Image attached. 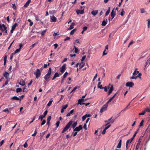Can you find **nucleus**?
<instances>
[{
	"label": "nucleus",
	"instance_id": "52",
	"mask_svg": "<svg viewBox=\"0 0 150 150\" xmlns=\"http://www.w3.org/2000/svg\"><path fill=\"white\" fill-rule=\"evenodd\" d=\"M46 122L45 120H43L42 122L41 123V125H43Z\"/></svg>",
	"mask_w": 150,
	"mask_h": 150
},
{
	"label": "nucleus",
	"instance_id": "11",
	"mask_svg": "<svg viewBox=\"0 0 150 150\" xmlns=\"http://www.w3.org/2000/svg\"><path fill=\"white\" fill-rule=\"evenodd\" d=\"M109 86H110V87L108 93V95H110L112 93L113 90V86L112 85H110V84H109Z\"/></svg>",
	"mask_w": 150,
	"mask_h": 150
},
{
	"label": "nucleus",
	"instance_id": "23",
	"mask_svg": "<svg viewBox=\"0 0 150 150\" xmlns=\"http://www.w3.org/2000/svg\"><path fill=\"white\" fill-rule=\"evenodd\" d=\"M11 99L12 100H19V98L16 96H14L11 98Z\"/></svg>",
	"mask_w": 150,
	"mask_h": 150
},
{
	"label": "nucleus",
	"instance_id": "21",
	"mask_svg": "<svg viewBox=\"0 0 150 150\" xmlns=\"http://www.w3.org/2000/svg\"><path fill=\"white\" fill-rule=\"evenodd\" d=\"M30 2H31V0H28V1L26 2V3L24 5V7H27L29 5Z\"/></svg>",
	"mask_w": 150,
	"mask_h": 150
},
{
	"label": "nucleus",
	"instance_id": "2",
	"mask_svg": "<svg viewBox=\"0 0 150 150\" xmlns=\"http://www.w3.org/2000/svg\"><path fill=\"white\" fill-rule=\"evenodd\" d=\"M72 124V121H70L66 125L65 127L63 129L62 133H64L69 128Z\"/></svg>",
	"mask_w": 150,
	"mask_h": 150
},
{
	"label": "nucleus",
	"instance_id": "45",
	"mask_svg": "<svg viewBox=\"0 0 150 150\" xmlns=\"http://www.w3.org/2000/svg\"><path fill=\"white\" fill-rule=\"evenodd\" d=\"M74 48L75 49V52L77 53L78 52V49L75 46H74Z\"/></svg>",
	"mask_w": 150,
	"mask_h": 150
},
{
	"label": "nucleus",
	"instance_id": "30",
	"mask_svg": "<svg viewBox=\"0 0 150 150\" xmlns=\"http://www.w3.org/2000/svg\"><path fill=\"white\" fill-rule=\"evenodd\" d=\"M132 140L133 139L131 138L130 139H128L127 141L126 144H128L129 143H130Z\"/></svg>",
	"mask_w": 150,
	"mask_h": 150
},
{
	"label": "nucleus",
	"instance_id": "60",
	"mask_svg": "<svg viewBox=\"0 0 150 150\" xmlns=\"http://www.w3.org/2000/svg\"><path fill=\"white\" fill-rule=\"evenodd\" d=\"M45 132H44L42 133H40V135L42 137H43L44 136V134H45Z\"/></svg>",
	"mask_w": 150,
	"mask_h": 150
},
{
	"label": "nucleus",
	"instance_id": "17",
	"mask_svg": "<svg viewBox=\"0 0 150 150\" xmlns=\"http://www.w3.org/2000/svg\"><path fill=\"white\" fill-rule=\"evenodd\" d=\"M122 144V140L120 139V140L119 143L117 145V148L118 149H120L121 147Z\"/></svg>",
	"mask_w": 150,
	"mask_h": 150
},
{
	"label": "nucleus",
	"instance_id": "36",
	"mask_svg": "<svg viewBox=\"0 0 150 150\" xmlns=\"http://www.w3.org/2000/svg\"><path fill=\"white\" fill-rule=\"evenodd\" d=\"M110 86H108V87H107L106 86H105L103 88H104V91H105V92H107L108 91V88H110Z\"/></svg>",
	"mask_w": 150,
	"mask_h": 150
},
{
	"label": "nucleus",
	"instance_id": "53",
	"mask_svg": "<svg viewBox=\"0 0 150 150\" xmlns=\"http://www.w3.org/2000/svg\"><path fill=\"white\" fill-rule=\"evenodd\" d=\"M145 113V111H144L142 113H139V115H144Z\"/></svg>",
	"mask_w": 150,
	"mask_h": 150
},
{
	"label": "nucleus",
	"instance_id": "47",
	"mask_svg": "<svg viewBox=\"0 0 150 150\" xmlns=\"http://www.w3.org/2000/svg\"><path fill=\"white\" fill-rule=\"evenodd\" d=\"M144 122V121L143 120H142L141 121V122L140 123L139 125V126L140 127L142 126L143 125V124Z\"/></svg>",
	"mask_w": 150,
	"mask_h": 150
},
{
	"label": "nucleus",
	"instance_id": "15",
	"mask_svg": "<svg viewBox=\"0 0 150 150\" xmlns=\"http://www.w3.org/2000/svg\"><path fill=\"white\" fill-rule=\"evenodd\" d=\"M111 17H112V18L111 19V20H112L114 18L115 16V12L114 11V9H113L111 12Z\"/></svg>",
	"mask_w": 150,
	"mask_h": 150
},
{
	"label": "nucleus",
	"instance_id": "46",
	"mask_svg": "<svg viewBox=\"0 0 150 150\" xmlns=\"http://www.w3.org/2000/svg\"><path fill=\"white\" fill-rule=\"evenodd\" d=\"M54 76L56 78L58 77L59 76V74L57 72L55 73L54 75Z\"/></svg>",
	"mask_w": 150,
	"mask_h": 150
},
{
	"label": "nucleus",
	"instance_id": "58",
	"mask_svg": "<svg viewBox=\"0 0 150 150\" xmlns=\"http://www.w3.org/2000/svg\"><path fill=\"white\" fill-rule=\"evenodd\" d=\"M3 111L5 112H7L8 113L9 112L7 108H6Z\"/></svg>",
	"mask_w": 150,
	"mask_h": 150
},
{
	"label": "nucleus",
	"instance_id": "27",
	"mask_svg": "<svg viewBox=\"0 0 150 150\" xmlns=\"http://www.w3.org/2000/svg\"><path fill=\"white\" fill-rule=\"evenodd\" d=\"M138 77L140 79H141V76H132L131 77H130V79H136Z\"/></svg>",
	"mask_w": 150,
	"mask_h": 150
},
{
	"label": "nucleus",
	"instance_id": "1",
	"mask_svg": "<svg viewBox=\"0 0 150 150\" xmlns=\"http://www.w3.org/2000/svg\"><path fill=\"white\" fill-rule=\"evenodd\" d=\"M51 73V68H50L49 69L47 73L44 77V78L45 80H47L48 79H49L50 77Z\"/></svg>",
	"mask_w": 150,
	"mask_h": 150
},
{
	"label": "nucleus",
	"instance_id": "55",
	"mask_svg": "<svg viewBox=\"0 0 150 150\" xmlns=\"http://www.w3.org/2000/svg\"><path fill=\"white\" fill-rule=\"evenodd\" d=\"M59 123H60V122L59 121H58L57 122H56V125H57V127H59Z\"/></svg>",
	"mask_w": 150,
	"mask_h": 150
},
{
	"label": "nucleus",
	"instance_id": "4",
	"mask_svg": "<svg viewBox=\"0 0 150 150\" xmlns=\"http://www.w3.org/2000/svg\"><path fill=\"white\" fill-rule=\"evenodd\" d=\"M88 99H80L78 100V103L77 104H79L81 105L83 104H85V103H83V102L85 101H86L88 100Z\"/></svg>",
	"mask_w": 150,
	"mask_h": 150
},
{
	"label": "nucleus",
	"instance_id": "18",
	"mask_svg": "<svg viewBox=\"0 0 150 150\" xmlns=\"http://www.w3.org/2000/svg\"><path fill=\"white\" fill-rule=\"evenodd\" d=\"M66 68V66L65 65H63L62 67L61 68V72L63 73L65 69Z\"/></svg>",
	"mask_w": 150,
	"mask_h": 150
},
{
	"label": "nucleus",
	"instance_id": "28",
	"mask_svg": "<svg viewBox=\"0 0 150 150\" xmlns=\"http://www.w3.org/2000/svg\"><path fill=\"white\" fill-rule=\"evenodd\" d=\"M51 116H49L47 117V124L49 125L51 119Z\"/></svg>",
	"mask_w": 150,
	"mask_h": 150
},
{
	"label": "nucleus",
	"instance_id": "40",
	"mask_svg": "<svg viewBox=\"0 0 150 150\" xmlns=\"http://www.w3.org/2000/svg\"><path fill=\"white\" fill-rule=\"evenodd\" d=\"M21 50V49L19 48L16 49L14 53V54H15L16 53H18Z\"/></svg>",
	"mask_w": 150,
	"mask_h": 150
},
{
	"label": "nucleus",
	"instance_id": "50",
	"mask_svg": "<svg viewBox=\"0 0 150 150\" xmlns=\"http://www.w3.org/2000/svg\"><path fill=\"white\" fill-rule=\"evenodd\" d=\"M86 117L85 115H84V116H83L82 117V120L83 121H84L86 119Z\"/></svg>",
	"mask_w": 150,
	"mask_h": 150
},
{
	"label": "nucleus",
	"instance_id": "31",
	"mask_svg": "<svg viewBox=\"0 0 150 150\" xmlns=\"http://www.w3.org/2000/svg\"><path fill=\"white\" fill-rule=\"evenodd\" d=\"M76 28H75V29H74L73 30H72L70 33V34L71 35H73L74 33L76 31Z\"/></svg>",
	"mask_w": 150,
	"mask_h": 150
},
{
	"label": "nucleus",
	"instance_id": "43",
	"mask_svg": "<svg viewBox=\"0 0 150 150\" xmlns=\"http://www.w3.org/2000/svg\"><path fill=\"white\" fill-rule=\"evenodd\" d=\"M68 107V105L67 104H66V105H64L63 106H62V108L64 109H66V108H67V107Z\"/></svg>",
	"mask_w": 150,
	"mask_h": 150
},
{
	"label": "nucleus",
	"instance_id": "41",
	"mask_svg": "<svg viewBox=\"0 0 150 150\" xmlns=\"http://www.w3.org/2000/svg\"><path fill=\"white\" fill-rule=\"evenodd\" d=\"M138 130L136 131L135 132V133L133 135V136L131 138V139H132L133 140V139H134V138L135 137V136H136V134H137V133L138 132Z\"/></svg>",
	"mask_w": 150,
	"mask_h": 150
},
{
	"label": "nucleus",
	"instance_id": "9",
	"mask_svg": "<svg viewBox=\"0 0 150 150\" xmlns=\"http://www.w3.org/2000/svg\"><path fill=\"white\" fill-rule=\"evenodd\" d=\"M82 128L81 125H79V127H76L74 129V131L79 132L81 130Z\"/></svg>",
	"mask_w": 150,
	"mask_h": 150
},
{
	"label": "nucleus",
	"instance_id": "38",
	"mask_svg": "<svg viewBox=\"0 0 150 150\" xmlns=\"http://www.w3.org/2000/svg\"><path fill=\"white\" fill-rule=\"evenodd\" d=\"M141 12L142 13H143L145 12V11L144 9L142 8L140 9Z\"/></svg>",
	"mask_w": 150,
	"mask_h": 150
},
{
	"label": "nucleus",
	"instance_id": "62",
	"mask_svg": "<svg viewBox=\"0 0 150 150\" xmlns=\"http://www.w3.org/2000/svg\"><path fill=\"white\" fill-rule=\"evenodd\" d=\"M70 38L69 37H67L64 40L65 41H66V40H70Z\"/></svg>",
	"mask_w": 150,
	"mask_h": 150
},
{
	"label": "nucleus",
	"instance_id": "3",
	"mask_svg": "<svg viewBox=\"0 0 150 150\" xmlns=\"http://www.w3.org/2000/svg\"><path fill=\"white\" fill-rule=\"evenodd\" d=\"M34 74L35 75L36 78L38 79L40 76L41 72L39 69H37L36 70V71L34 72Z\"/></svg>",
	"mask_w": 150,
	"mask_h": 150
},
{
	"label": "nucleus",
	"instance_id": "42",
	"mask_svg": "<svg viewBox=\"0 0 150 150\" xmlns=\"http://www.w3.org/2000/svg\"><path fill=\"white\" fill-rule=\"evenodd\" d=\"M106 50H105L103 52V55L104 56L105 55L107 54L108 52L107 51L106 52Z\"/></svg>",
	"mask_w": 150,
	"mask_h": 150
},
{
	"label": "nucleus",
	"instance_id": "64",
	"mask_svg": "<svg viewBox=\"0 0 150 150\" xmlns=\"http://www.w3.org/2000/svg\"><path fill=\"white\" fill-rule=\"evenodd\" d=\"M144 111H145V112H150V110L149 108L146 109Z\"/></svg>",
	"mask_w": 150,
	"mask_h": 150
},
{
	"label": "nucleus",
	"instance_id": "13",
	"mask_svg": "<svg viewBox=\"0 0 150 150\" xmlns=\"http://www.w3.org/2000/svg\"><path fill=\"white\" fill-rule=\"evenodd\" d=\"M57 21V18L54 16L50 17L51 22H55Z\"/></svg>",
	"mask_w": 150,
	"mask_h": 150
},
{
	"label": "nucleus",
	"instance_id": "16",
	"mask_svg": "<svg viewBox=\"0 0 150 150\" xmlns=\"http://www.w3.org/2000/svg\"><path fill=\"white\" fill-rule=\"evenodd\" d=\"M76 12L77 14H83L84 13L83 9L81 10H77L76 11Z\"/></svg>",
	"mask_w": 150,
	"mask_h": 150
},
{
	"label": "nucleus",
	"instance_id": "19",
	"mask_svg": "<svg viewBox=\"0 0 150 150\" xmlns=\"http://www.w3.org/2000/svg\"><path fill=\"white\" fill-rule=\"evenodd\" d=\"M98 11L97 10L93 11L91 12V14L94 16L96 15L98 13Z\"/></svg>",
	"mask_w": 150,
	"mask_h": 150
},
{
	"label": "nucleus",
	"instance_id": "25",
	"mask_svg": "<svg viewBox=\"0 0 150 150\" xmlns=\"http://www.w3.org/2000/svg\"><path fill=\"white\" fill-rule=\"evenodd\" d=\"M101 83L100 82H99L98 84V88H100V89L103 88L102 87V85L101 84Z\"/></svg>",
	"mask_w": 150,
	"mask_h": 150
},
{
	"label": "nucleus",
	"instance_id": "33",
	"mask_svg": "<svg viewBox=\"0 0 150 150\" xmlns=\"http://www.w3.org/2000/svg\"><path fill=\"white\" fill-rule=\"evenodd\" d=\"M17 25V23H15L12 26L11 29H13V30H14Z\"/></svg>",
	"mask_w": 150,
	"mask_h": 150
},
{
	"label": "nucleus",
	"instance_id": "24",
	"mask_svg": "<svg viewBox=\"0 0 150 150\" xmlns=\"http://www.w3.org/2000/svg\"><path fill=\"white\" fill-rule=\"evenodd\" d=\"M74 112V110H72L70 111L68 113L66 116L67 117H69L70 115L73 114Z\"/></svg>",
	"mask_w": 150,
	"mask_h": 150
},
{
	"label": "nucleus",
	"instance_id": "48",
	"mask_svg": "<svg viewBox=\"0 0 150 150\" xmlns=\"http://www.w3.org/2000/svg\"><path fill=\"white\" fill-rule=\"evenodd\" d=\"M23 146L24 148H26L28 147V144L26 142H25L23 145Z\"/></svg>",
	"mask_w": 150,
	"mask_h": 150
},
{
	"label": "nucleus",
	"instance_id": "54",
	"mask_svg": "<svg viewBox=\"0 0 150 150\" xmlns=\"http://www.w3.org/2000/svg\"><path fill=\"white\" fill-rule=\"evenodd\" d=\"M77 88V87H75L73 89V90L71 92V93H72L73 91H74L75 90H76V89Z\"/></svg>",
	"mask_w": 150,
	"mask_h": 150
},
{
	"label": "nucleus",
	"instance_id": "49",
	"mask_svg": "<svg viewBox=\"0 0 150 150\" xmlns=\"http://www.w3.org/2000/svg\"><path fill=\"white\" fill-rule=\"evenodd\" d=\"M125 12H124V9H122V11L121 12V13H120V15L122 16H123L124 15V13Z\"/></svg>",
	"mask_w": 150,
	"mask_h": 150
},
{
	"label": "nucleus",
	"instance_id": "26",
	"mask_svg": "<svg viewBox=\"0 0 150 150\" xmlns=\"http://www.w3.org/2000/svg\"><path fill=\"white\" fill-rule=\"evenodd\" d=\"M110 7H109L108 10H107V11H106V12L105 13V16H107L109 14V13H110Z\"/></svg>",
	"mask_w": 150,
	"mask_h": 150
},
{
	"label": "nucleus",
	"instance_id": "56",
	"mask_svg": "<svg viewBox=\"0 0 150 150\" xmlns=\"http://www.w3.org/2000/svg\"><path fill=\"white\" fill-rule=\"evenodd\" d=\"M150 64V62H149V60H147V61L146 62V65L145 67L148 64Z\"/></svg>",
	"mask_w": 150,
	"mask_h": 150
},
{
	"label": "nucleus",
	"instance_id": "39",
	"mask_svg": "<svg viewBox=\"0 0 150 150\" xmlns=\"http://www.w3.org/2000/svg\"><path fill=\"white\" fill-rule=\"evenodd\" d=\"M46 30H44L43 31H42L41 33V35H44V34H45V33H46Z\"/></svg>",
	"mask_w": 150,
	"mask_h": 150
},
{
	"label": "nucleus",
	"instance_id": "59",
	"mask_svg": "<svg viewBox=\"0 0 150 150\" xmlns=\"http://www.w3.org/2000/svg\"><path fill=\"white\" fill-rule=\"evenodd\" d=\"M86 57V56H83L82 58L81 59V61L82 62L85 59Z\"/></svg>",
	"mask_w": 150,
	"mask_h": 150
},
{
	"label": "nucleus",
	"instance_id": "57",
	"mask_svg": "<svg viewBox=\"0 0 150 150\" xmlns=\"http://www.w3.org/2000/svg\"><path fill=\"white\" fill-rule=\"evenodd\" d=\"M87 29V27H86V26H85L83 28V31H84L86 30Z\"/></svg>",
	"mask_w": 150,
	"mask_h": 150
},
{
	"label": "nucleus",
	"instance_id": "34",
	"mask_svg": "<svg viewBox=\"0 0 150 150\" xmlns=\"http://www.w3.org/2000/svg\"><path fill=\"white\" fill-rule=\"evenodd\" d=\"M22 91V89L20 88H18L16 89V92L17 93L21 92Z\"/></svg>",
	"mask_w": 150,
	"mask_h": 150
},
{
	"label": "nucleus",
	"instance_id": "12",
	"mask_svg": "<svg viewBox=\"0 0 150 150\" xmlns=\"http://www.w3.org/2000/svg\"><path fill=\"white\" fill-rule=\"evenodd\" d=\"M19 84L22 86H24L25 85V82L23 80L21 79L20 80V81L18 82Z\"/></svg>",
	"mask_w": 150,
	"mask_h": 150
},
{
	"label": "nucleus",
	"instance_id": "20",
	"mask_svg": "<svg viewBox=\"0 0 150 150\" xmlns=\"http://www.w3.org/2000/svg\"><path fill=\"white\" fill-rule=\"evenodd\" d=\"M108 22V20L106 19L105 20H104L103 21L102 25L103 26H105L107 24Z\"/></svg>",
	"mask_w": 150,
	"mask_h": 150
},
{
	"label": "nucleus",
	"instance_id": "44",
	"mask_svg": "<svg viewBox=\"0 0 150 150\" xmlns=\"http://www.w3.org/2000/svg\"><path fill=\"white\" fill-rule=\"evenodd\" d=\"M35 19L36 21H40V19L39 18V17L38 16H37L36 15H35Z\"/></svg>",
	"mask_w": 150,
	"mask_h": 150
},
{
	"label": "nucleus",
	"instance_id": "8",
	"mask_svg": "<svg viewBox=\"0 0 150 150\" xmlns=\"http://www.w3.org/2000/svg\"><path fill=\"white\" fill-rule=\"evenodd\" d=\"M7 29V27L4 24L1 25L0 24V30L2 31H4L6 29Z\"/></svg>",
	"mask_w": 150,
	"mask_h": 150
},
{
	"label": "nucleus",
	"instance_id": "10",
	"mask_svg": "<svg viewBox=\"0 0 150 150\" xmlns=\"http://www.w3.org/2000/svg\"><path fill=\"white\" fill-rule=\"evenodd\" d=\"M134 85V83L132 82H128L126 84V86L127 87H131Z\"/></svg>",
	"mask_w": 150,
	"mask_h": 150
},
{
	"label": "nucleus",
	"instance_id": "37",
	"mask_svg": "<svg viewBox=\"0 0 150 150\" xmlns=\"http://www.w3.org/2000/svg\"><path fill=\"white\" fill-rule=\"evenodd\" d=\"M68 74V73L67 72H66L63 75V79L67 77Z\"/></svg>",
	"mask_w": 150,
	"mask_h": 150
},
{
	"label": "nucleus",
	"instance_id": "14",
	"mask_svg": "<svg viewBox=\"0 0 150 150\" xmlns=\"http://www.w3.org/2000/svg\"><path fill=\"white\" fill-rule=\"evenodd\" d=\"M3 76L6 79H8L9 77V74L8 72L6 71L3 74Z\"/></svg>",
	"mask_w": 150,
	"mask_h": 150
},
{
	"label": "nucleus",
	"instance_id": "7",
	"mask_svg": "<svg viewBox=\"0 0 150 150\" xmlns=\"http://www.w3.org/2000/svg\"><path fill=\"white\" fill-rule=\"evenodd\" d=\"M47 113V111L46 110L45 111L44 113V115H40L39 117V119H41L42 120L43 119Z\"/></svg>",
	"mask_w": 150,
	"mask_h": 150
},
{
	"label": "nucleus",
	"instance_id": "32",
	"mask_svg": "<svg viewBox=\"0 0 150 150\" xmlns=\"http://www.w3.org/2000/svg\"><path fill=\"white\" fill-rule=\"evenodd\" d=\"M77 125V122H74L72 125V127L73 128H74Z\"/></svg>",
	"mask_w": 150,
	"mask_h": 150
},
{
	"label": "nucleus",
	"instance_id": "29",
	"mask_svg": "<svg viewBox=\"0 0 150 150\" xmlns=\"http://www.w3.org/2000/svg\"><path fill=\"white\" fill-rule=\"evenodd\" d=\"M84 64L82 62L80 63L79 65V68L81 69L84 66Z\"/></svg>",
	"mask_w": 150,
	"mask_h": 150
},
{
	"label": "nucleus",
	"instance_id": "6",
	"mask_svg": "<svg viewBox=\"0 0 150 150\" xmlns=\"http://www.w3.org/2000/svg\"><path fill=\"white\" fill-rule=\"evenodd\" d=\"M138 74L139 76H141L142 75L141 73H139V71H137V69H136L134 71V72L132 74L133 76H135L137 75Z\"/></svg>",
	"mask_w": 150,
	"mask_h": 150
},
{
	"label": "nucleus",
	"instance_id": "35",
	"mask_svg": "<svg viewBox=\"0 0 150 150\" xmlns=\"http://www.w3.org/2000/svg\"><path fill=\"white\" fill-rule=\"evenodd\" d=\"M52 101L53 100H52L50 101L48 103V104H47V106H50L51 105Z\"/></svg>",
	"mask_w": 150,
	"mask_h": 150
},
{
	"label": "nucleus",
	"instance_id": "5",
	"mask_svg": "<svg viewBox=\"0 0 150 150\" xmlns=\"http://www.w3.org/2000/svg\"><path fill=\"white\" fill-rule=\"evenodd\" d=\"M108 105L105 104L103 105L100 110L101 113H102L103 112L107 110L108 107Z\"/></svg>",
	"mask_w": 150,
	"mask_h": 150
},
{
	"label": "nucleus",
	"instance_id": "22",
	"mask_svg": "<svg viewBox=\"0 0 150 150\" xmlns=\"http://www.w3.org/2000/svg\"><path fill=\"white\" fill-rule=\"evenodd\" d=\"M74 25H75V23H71L69 28H68V30H71L72 29H73L74 28Z\"/></svg>",
	"mask_w": 150,
	"mask_h": 150
},
{
	"label": "nucleus",
	"instance_id": "61",
	"mask_svg": "<svg viewBox=\"0 0 150 150\" xmlns=\"http://www.w3.org/2000/svg\"><path fill=\"white\" fill-rule=\"evenodd\" d=\"M112 99L111 98H110L109 100L107 102V103H106V104H108H108L112 100Z\"/></svg>",
	"mask_w": 150,
	"mask_h": 150
},
{
	"label": "nucleus",
	"instance_id": "63",
	"mask_svg": "<svg viewBox=\"0 0 150 150\" xmlns=\"http://www.w3.org/2000/svg\"><path fill=\"white\" fill-rule=\"evenodd\" d=\"M106 129H104L102 132V134H105L106 132Z\"/></svg>",
	"mask_w": 150,
	"mask_h": 150
},
{
	"label": "nucleus",
	"instance_id": "51",
	"mask_svg": "<svg viewBox=\"0 0 150 150\" xmlns=\"http://www.w3.org/2000/svg\"><path fill=\"white\" fill-rule=\"evenodd\" d=\"M14 54V53H12L10 55V59H13V55Z\"/></svg>",
	"mask_w": 150,
	"mask_h": 150
}]
</instances>
